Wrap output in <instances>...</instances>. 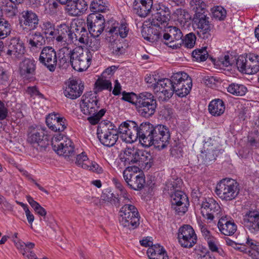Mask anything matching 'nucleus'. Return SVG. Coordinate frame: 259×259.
Returning a JSON list of instances; mask_svg holds the SVG:
<instances>
[{"label": "nucleus", "instance_id": "nucleus-35", "mask_svg": "<svg viewBox=\"0 0 259 259\" xmlns=\"http://www.w3.org/2000/svg\"><path fill=\"white\" fill-rule=\"evenodd\" d=\"M152 4V0H135L134 9L139 16L145 17L150 12Z\"/></svg>", "mask_w": 259, "mask_h": 259}, {"label": "nucleus", "instance_id": "nucleus-37", "mask_svg": "<svg viewBox=\"0 0 259 259\" xmlns=\"http://www.w3.org/2000/svg\"><path fill=\"white\" fill-rule=\"evenodd\" d=\"M151 25L147 30H143L142 34L145 40L149 42H154L161 41L162 42V35L164 32L162 31V29H157L154 28Z\"/></svg>", "mask_w": 259, "mask_h": 259}, {"label": "nucleus", "instance_id": "nucleus-9", "mask_svg": "<svg viewBox=\"0 0 259 259\" xmlns=\"http://www.w3.org/2000/svg\"><path fill=\"white\" fill-rule=\"evenodd\" d=\"M173 91L179 97L188 95L192 87V80L189 75L184 72L175 73L172 75Z\"/></svg>", "mask_w": 259, "mask_h": 259}, {"label": "nucleus", "instance_id": "nucleus-49", "mask_svg": "<svg viewBox=\"0 0 259 259\" xmlns=\"http://www.w3.org/2000/svg\"><path fill=\"white\" fill-rule=\"evenodd\" d=\"M12 25L5 18L0 19V38L4 39L9 35L12 31Z\"/></svg>", "mask_w": 259, "mask_h": 259}, {"label": "nucleus", "instance_id": "nucleus-25", "mask_svg": "<svg viewBox=\"0 0 259 259\" xmlns=\"http://www.w3.org/2000/svg\"><path fill=\"white\" fill-rule=\"evenodd\" d=\"M242 224L252 233L259 231V211L249 210L243 217Z\"/></svg>", "mask_w": 259, "mask_h": 259}, {"label": "nucleus", "instance_id": "nucleus-8", "mask_svg": "<svg viewBox=\"0 0 259 259\" xmlns=\"http://www.w3.org/2000/svg\"><path fill=\"white\" fill-rule=\"evenodd\" d=\"M97 135L100 142L109 147L114 146L118 139L117 128L110 122L100 123L97 127Z\"/></svg>", "mask_w": 259, "mask_h": 259}, {"label": "nucleus", "instance_id": "nucleus-42", "mask_svg": "<svg viewBox=\"0 0 259 259\" xmlns=\"http://www.w3.org/2000/svg\"><path fill=\"white\" fill-rule=\"evenodd\" d=\"M137 164L143 168L149 169L153 163L151 154L146 151L139 150Z\"/></svg>", "mask_w": 259, "mask_h": 259}, {"label": "nucleus", "instance_id": "nucleus-50", "mask_svg": "<svg viewBox=\"0 0 259 259\" xmlns=\"http://www.w3.org/2000/svg\"><path fill=\"white\" fill-rule=\"evenodd\" d=\"M27 200L33 208L35 212L38 215L45 218L47 214V211L37 202L35 201L30 196H27Z\"/></svg>", "mask_w": 259, "mask_h": 259}, {"label": "nucleus", "instance_id": "nucleus-10", "mask_svg": "<svg viewBox=\"0 0 259 259\" xmlns=\"http://www.w3.org/2000/svg\"><path fill=\"white\" fill-rule=\"evenodd\" d=\"M50 136L48 131L44 127H36L30 128L28 135L27 141L33 146L35 145L39 146V150H45L49 145Z\"/></svg>", "mask_w": 259, "mask_h": 259}, {"label": "nucleus", "instance_id": "nucleus-14", "mask_svg": "<svg viewBox=\"0 0 259 259\" xmlns=\"http://www.w3.org/2000/svg\"><path fill=\"white\" fill-rule=\"evenodd\" d=\"M213 142V140L211 138L205 141L201 151L200 156L202 159V163L205 165L211 164L224 151L219 148Z\"/></svg>", "mask_w": 259, "mask_h": 259}, {"label": "nucleus", "instance_id": "nucleus-56", "mask_svg": "<svg viewBox=\"0 0 259 259\" xmlns=\"http://www.w3.org/2000/svg\"><path fill=\"white\" fill-rule=\"evenodd\" d=\"M103 0H93L90 5V10L92 13L104 12L106 10Z\"/></svg>", "mask_w": 259, "mask_h": 259}, {"label": "nucleus", "instance_id": "nucleus-17", "mask_svg": "<svg viewBox=\"0 0 259 259\" xmlns=\"http://www.w3.org/2000/svg\"><path fill=\"white\" fill-rule=\"evenodd\" d=\"M92 57V54L89 51L82 50L81 53L75 52L74 58L71 60V66L77 71L86 70L91 65Z\"/></svg>", "mask_w": 259, "mask_h": 259}, {"label": "nucleus", "instance_id": "nucleus-52", "mask_svg": "<svg viewBox=\"0 0 259 259\" xmlns=\"http://www.w3.org/2000/svg\"><path fill=\"white\" fill-rule=\"evenodd\" d=\"M192 56L198 62H203L205 61L208 57L207 47H204L200 49L194 50L192 52Z\"/></svg>", "mask_w": 259, "mask_h": 259}, {"label": "nucleus", "instance_id": "nucleus-2", "mask_svg": "<svg viewBox=\"0 0 259 259\" xmlns=\"http://www.w3.org/2000/svg\"><path fill=\"white\" fill-rule=\"evenodd\" d=\"M100 106L96 93L90 91L82 96L80 103L81 111L84 115L89 116L88 120L92 125L97 124L106 111L105 109H101L97 112Z\"/></svg>", "mask_w": 259, "mask_h": 259}, {"label": "nucleus", "instance_id": "nucleus-33", "mask_svg": "<svg viewBox=\"0 0 259 259\" xmlns=\"http://www.w3.org/2000/svg\"><path fill=\"white\" fill-rule=\"evenodd\" d=\"M14 243L16 248L23 255L26 256V259H38L35 253L31 251V249L35 246L34 243L30 242L25 243L20 240L17 241H14Z\"/></svg>", "mask_w": 259, "mask_h": 259}, {"label": "nucleus", "instance_id": "nucleus-48", "mask_svg": "<svg viewBox=\"0 0 259 259\" xmlns=\"http://www.w3.org/2000/svg\"><path fill=\"white\" fill-rule=\"evenodd\" d=\"M227 91L233 95L242 96L246 94L247 89L243 84L232 83L227 87Z\"/></svg>", "mask_w": 259, "mask_h": 259}, {"label": "nucleus", "instance_id": "nucleus-11", "mask_svg": "<svg viewBox=\"0 0 259 259\" xmlns=\"http://www.w3.org/2000/svg\"><path fill=\"white\" fill-rule=\"evenodd\" d=\"M138 124L131 120L122 122L119 126L117 132L118 136L120 135V139L126 143H132L138 139Z\"/></svg>", "mask_w": 259, "mask_h": 259}, {"label": "nucleus", "instance_id": "nucleus-58", "mask_svg": "<svg viewBox=\"0 0 259 259\" xmlns=\"http://www.w3.org/2000/svg\"><path fill=\"white\" fill-rule=\"evenodd\" d=\"M190 5L195 14L205 12L206 4L202 0H191Z\"/></svg>", "mask_w": 259, "mask_h": 259}, {"label": "nucleus", "instance_id": "nucleus-36", "mask_svg": "<svg viewBox=\"0 0 259 259\" xmlns=\"http://www.w3.org/2000/svg\"><path fill=\"white\" fill-rule=\"evenodd\" d=\"M74 54H75L74 50L69 47H64L60 49L58 53L59 67H66L69 64H71Z\"/></svg>", "mask_w": 259, "mask_h": 259}, {"label": "nucleus", "instance_id": "nucleus-24", "mask_svg": "<svg viewBox=\"0 0 259 259\" xmlns=\"http://www.w3.org/2000/svg\"><path fill=\"white\" fill-rule=\"evenodd\" d=\"M170 12L167 7L164 6L160 7L149 19L150 24L153 26L159 27L160 29H162L160 25L165 26V24H167L170 19Z\"/></svg>", "mask_w": 259, "mask_h": 259}, {"label": "nucleus", "instance_id": "nucleus-43", "mask_svg": "<svg viewBox=\"0 0 259 259\" xmlns=\"http://www.w3.org/2000/svg\"><path fill=\"white\" fill-rule=\"evenodd\" d=\"M249 56L248 54L245 55L239 56L236 60V66L238 71L244 74H249L251 73L250 70V66H249Z\"/></svg>", "mask_w": 259, "mask_h": 259}, {"label": "nucleus", "instance_id": "nucleus-7", "mask_svg": "<svg viewBox=\"0 0 259 259\" xmlns=\"http://www.w3.org/2000/svg\"><path fill=\"white\" fill-rule=\"evenodd\" d=\"M177 184L173 182L169 184L168 187L170 188L171 208L175 213L183 215L188 210L189 201L187 196L182 191L177 190Z\"/></svg>", "mask_w": 259, "mask_h": 259}, {"label": "nucleus", "instance_id": "nucleus-23", "mask_svg": "<svg viewBox=\"0 0 259 259\" xmlns=\"http://www.w3.org/2000/svg\"><path fill=\"white\" fill-rule=\"evenodd\" d=\"M46 123L50 130L55 132L64 131L67 125L66 119L55 113H50L46 117Z\"/></svg>", "mask_w": 259, "mask_h": 259}, {"label": "nucleus", "instance_id": "nucleus-39", "mask_svg": "<svg viewBox=\"0 0 259 259\" xmlns=\"http://www.w3.org/2000/svg\"><path fill=\"white\" fill-rule=\"evenodd\" d=\"M225 104L220 99H215L210 102L208 106L209 113L213 116H220L225 112Z\"/></svg>", "mask_w": 259, "mask_h": 259}, {"label": "nucleus", "instance_id": "nucleus-47", "mask_svg": "<svg viewBox=\"0 0 259 259\" xmlns=\"http://www.w3.org/2000/svg\"><path fill=\"white\" fill-rule=\"evenodd\" d=\"M41 28L43 31V33L46 36V38H48L47 35L52 38L55 36L56 27L55 24L52 21L45 20L41 23Z\"/></svg>", "mask_w": 259, "mask_h": 259}, {"label": "nucleus", "instance_id": "nucleus-34", "mask_svg": "<svg viewBox=\"0 0 259 259\" xmlns=\"http://www.w3.org/2000/svg\"><path fill=\"white\" fill-rule=\"evenodd\" d=\"M112 182L119 193L116 198L119 199L117 207L119 206L121 203L127 204V203L131 202L132 196L127 192L124 186L121 182L116 178H113Z\"/></svg>", "mask_w": 259, "mask_h": 259}, {"label": "nucleus", "instance_id": "nucleus-54", "mask_svg": "<svg viewBox=\"0 0 259 259\" xmlns=\"http://www.w3.org/2000/svg\"><path fill=\"white\" fill-rule=\"evenodd\" d=\"M96 91L94 92H101L103 90H107L111 91L112 90V83L110 80L107 79H98L95 82Z\"/></svg>", "mask_w": 259, "mask_h": 259}, {"label": "nucleus", "instance_id": "nucleus-64", "mask_svg": "<svg viewBox=\"0 0 259 259\" xmlns=\"http://www.w3.org/2000/svg\"><path fill=\"white\" fill-rule=\"evenodd\" d=\"M170 154L176 158L183 157V149L182 144L180 143H176V145L171 148Z\"/></svg>", "mask_w": 259, "mask_h": 259}, {"label": "nucleus", "instance_id": "nucleus-27", "mask_svg": "<svg viewBox=\"0 0 259 259\" xmlns=\"http://www.w3.org/2000/svg\"><path fill=\"white\" fill-rule=\"evenodd\" d=\"M54 144V151L59 155L64 156L67 160H71L74 157V145L72 141L65 138L62 143Z\"/></svg>", "mask_w": 259, "mask_h": 259}, {"label": "nucleus", "instance_id": "nucleus-30", "mask_svg": "<svg viewBox=\"0 0 259 259\" xmlns=\"http://www.w3.org/2000/svg\"><path fill=\"white\" fill-rule=\"evenodd\" d=\"M218 227L221 233L226 236L233 235L237 229L234 221L227 215L221 218L218 223Z\"/></svg>", "mask_w": 259, "mask_h": 259}, {"label": "nucleus", "instance_id": "nucleus-55", "mask_svg": "<svg viewBox=\"0 0 259 259\" xmlns=\"http://www.w3.org/2000/svg\"><path fill=\"white\" fill-rule=\"evenodd\" d=\"M174 15L175 17H177V20L180 24L189 23L190 16L185 10L177 9L175 11Z\"/></svg>", "mask_w": 259, "mask_h": 259}, {"label": "nucleus", "instance_id": "nucleus-31", "mask_svg": "<svg viewBox=\"0 0 259 259\" xmlns=\"http://www.w3.org/2000/svg\"><path fill=\"white\" fill-rule=\"evenodd\" d=\"M87 9L88 4L84 0H75L67 5L66 10L69 15L77 16L84 13Z\"/></svg>", "mask_w": 259, "mask_h": 259}, {"label": "nucleus", "instance_id": "nucleus-6", "mask_svg": "<svg viewBox=\"0 0 259 259\" xmlns=\"http://www.w3.org/2000/svg\"><path fill=\"white\" fill-rule=\"evenodd\" d=\"M206 12L195 14L193 20L194 27L196 29V34L199 38L208 42L211 39V31L213 25L209 21Z\"/></svg>", "mask_w": 259, "mask_h": 259}, {"label": "nucleus", "instance_id": "nucleus-26", "mask_svg": "<svg viewBox=\"0 0 259 259\" xmlns=\"http://www.w3.org/2000/svg\"><path fill=\"white\" fill-rule=\"evenodd\" d=\"M36 63L33 58H24L19 65V73L24 79L29 80L34 78Z\"/></svg>", "mask_w": 259, "mask_h": 259}, {"label": "nucleus", "instance_id": "nucleus-51", "mask_svg": "<svg viewBox=\"0 0 259 259\" xmlns=\"http://www.w3.org/2000/svg\"><path fill=\"white\" fill-rule=\"evenodd\" d=\"M250 74H254L259 71V56L254 53L248 54Z\"/></svg>", "mask_w": 259, "mask_h": 259}, {"label": "nucleus", "instance_id": "nucleus-29", "mask_svg": "<svg viewBox=\"0 0 259 259\" xmlns=\"http://www.w3.org/2000/svg\"><path fill=\"white\" fill-rule=\"evenodd\" d=\"M84 88V83L81 80L72 79L69 81L63 93L66 97L75 99L81 96Z\"/></svg>", "mask_w": 259, "mask_h": 259}, {"label": "nucleus", "instance_id": "nucleus-16", "mask_svg": "<svg viewBox=\"0 0 259 259\" xmlns=\"http://www.w3.org/2000/svg\"><path fill=\"white\" fill-rule=\"evenodd\" d=\"M128 24L125 22L119 23L113 19H111L106 22V31L109 33V38H125L129 32Z\"/></svg>", "mask_w": 259, "mask_h": 259}, {"label": "nucleus", "instance_id": "nucleus-45", "mask_svg": "<svg viewBox=\"0 0 259 259\" xmlns=\"http://www.w3.org/2000/svg\"><path fill=\"white\" fill-rule=\"evenodd\" d=\"M47 39L42 33L36 31L32 35V37L27 40V42L31 48H40L45 45Z\"/></svg>", "mask_w": 259, "mask_h": 259}, {"label": "nucleus", "instance_id": "nucleus-38", "mask_svg": "<svg viewBox=\"0 0 259 259\" xmlns=\"http://www.w3.org/2000/svg\"><path fill=\"white\" fill-rule=\"evenodd\" d=\"M139 149L137 148H126L124 152L122 157L120 158L124 165L137 163Z\"/></svg>", "mask_w": 259, "mask_h": 259}, {"label": "nucleus", "instance_id": "nucleus-40", "mask_svg": "<svg viewBox=\"0 0 259 259\" xmlns=\"http://www.w3.org/2000/svg\"><path fill=\"white\" fill-rule=\"evenodd\" d=\"M23 24L27 26L30 30L35 29L38 24V18L37 15L32 11H25L22 12Z\"/></svg>", "mask_w": 259, "mask_h": 259}, {"label": "nucleus", "instance_id": "nucleus-21", "mask_svg": "<svg viewBox=\"0 0 259 259\" xmlns=\"http://www.w3.org/2000/svg\"><path fill=\"white\" fill-rule=\"evenodd\" d=\"M26 52L25 47L20 37H12L8 44L6 54L17 59L22 58Z\"/></svg>", "mask_w": 259, "mask_h": 259}, {"label": "nucleus", "instance_id": "nucleus-61", "mask_svg": "<svg viewBox=\"0 0 259 259\" xmlns=\"http://www.w3.org/2000/svg\"><path fill=\"white\" fill-rule=\"evenodd\" d=\"M16 3L12 2L7 3L5 6V12L9 17H13L16 16L18 13V7Z\"/></svg>", "mask_w": 259, "mask_h": 259}, {"label": "nucleus", "instance_id": "nucleus-18", "mask_svg": "<svg viewBox=\"0 0 259 259\" xmlns=\"http://www.w3.org/2000/svg\"><path fill=\"white\" fill-rule=\"evenodd\" d=\"M221 208L218 203L212 198H205L201 204L202 216L211 221L215 217H219Z\"/></svg>", "mask_w": 259, "mask_h": 259}, {"label": "nucleus", "instance_id": "nucleus-3", "mask_svg": "<svg viewBox=\"0 0 259 259\" xmlns=\"http://www.w3.org/2000/svg\"><path fill=\"white\" fill-rule=\"evenodd\" d=\"M138 97L136 106L137 112L143 117H151L155 113L158 105L155 97L148 92L139 94Z\"/></svg>", "mask_w": 259, "mask_h": 259}, {"label": "nucleus", "instance_id": "nucleus-46", "mask_svg": "<svg viewBox=\"0 0 259 259\" xmlns=\"http://www.w3.org/2000/svg\"><path fill=\"white\" fill-rule=\"evenodd\" d=\"M173 81L172 76L170 79L162 78L158 79L155 85L153 86V91L154 92H158L160 90H173Z\"/></svg>", "mask_w": 259, "mask_h": 259}, {"label": "nucleus", "instance_id": "nucleus-28", "mask_svg": "<svg viewBox=\"0 0 259 259\" xmlns=\"http://www.w3.org/2000/svg\"><path fill=\"white\" fill-rule=\"evenodd\" d=\"M75 164L78 166L97 174L103 172L102 168L96 162L90 160L85 152L77 155L76 157Z\"/></svg>", "mask_w": 259, "mask_h": 259}, {"label": "nucleus", "instance_id": "nucleus-62", "mask_svg": "<svg viewBox=\"0 0 259 259\" xmlns=\"http://www.w3.org/2000/svg\"><path fill=\"white\" fill-rule=\"evenodd\" d=\"M212 16L214 18L219 20H223L226 17V11L221 6H217L212 12Z\"/></svg>", "mask_w": 259, "mask_h": 259}, {"label": "nucleus", "instance_id": "nucleus-4", "mask_svg": "<svg viewBox=\"0 0 259 259\" xmlns=\"http://www.w3.org/2000/svg\"><path fill=\"white\" fill-rule=\"evenodd\" d=\"M239 190V184L235 180L225 178L217 184L215 192L222 200L227 201L235 199Z\"/></svg>", "mask_w": 259, "mask_h": 259}, {"label": "nucleus", "instance_id": "nucleus-59", "mask_svg": "<svg viewBox=\"0 0 259 259\" xmlns=\"http://www.w3.org/2000/svg\"><path fill=\"white\" fill-rule=\"evenodd\" d=\"M157 95L160 101H166L168 100L173 95L174 92L173 90H160L158 92H154Z\"/></svg>", "mask_w": 259, "mask_h": 259}, {"label": "nucleus", "instance_id": "nucleus-19", "mask_svg": "<svg viewBox=\"0 0 259 259\" xmlns=\"http://www.w3.org/2000/svg\"><path fill=\"white\" fill-rule=\"evenodd\" d=\"M165 31L162 35V42L170 48H180L179 41L183 36L181 30L176 26H170Z\"/></svg>", "mask_w": 259, "mask_h": 259}, {"label": "nucleus", "instance_id": "nucleus-41", "mask_svg": "<svg viewBox=\"0 0 259 259\" xmlns=\"http://www.w3.org/2000/svg\"><path fill=\"white\" fill-rule=\"evenodd\" d=\"M109 48L111 54L115 56L122 55L126 51L123 43L117 38H110Z\"/></svg>", "mask_w": 259, "mask_h": 259}, {"label": "nucleus", "instance_id": "nucleus-15", "mask_svg": "<svg viewBox=\"0 0 259 259\" xmlns=\"http://www.w3.org/2000/svg\"><path fill=\"white\" fill-rule=\"evenodd\" d=\"M87 24L89 31L94 37L99 36L106 28L104 17L100 13H91L89 15Z\"/></svg>", "mask_w": 259, "mask_h": 259}, {"label": "nucleus", "instance_id": "nucleus-20", "mask_svg": "<svg viewBox=\"0 0 259 259\" xmlns=\"http://www.w3.org/2000/svg\"><path fill=\"white\" fill-rule=\"evenodd\" d=\"M39 60L48 69L53 72L57 64V57L54 49L51 47H44L40 53Z\"/></svg>", "mask_w": 259, "mask_h": 259}, {"label": "nucleus", "instance_id": "nucleus-13", "mask_svg": "<svg viewBox=\"0 0 259 259\" xmlns=\"http://www.w3.org/2000/svg\"><path fill=\"white\" fill-rule=\"evenodd\" d=\"M179 243L184 248H191L197 241V237L194 230L189 225H184L178 230Z\"/></svg>", "mask_w": 259, "mask_h": 259}, {"label": "nucleus", "instance_id": "nucleus-53", "mask_svg": "<svg viewBox=\"0 0 259 259\" xmlns=\"http://www.w3.org/2000/svg\"><path fill=\"white\" fill-rule=\"evenodd\" d=\"M196 40V36L193 32L186 34L184 38H181L179 43L181 46L183 45L185 48L191 49L194 47Z\"/></svg>", "mask_w": 259, "mask_h": 259}, {"label": "nucleus", "instance_id": "nucleus-57", "mask_svg": "<svg viewBox=\"0 0 259 259\" xmlns=\"http://www.w3.org/2000/svg\"><path fill=\"white\" fill-rule=\"evenodd\" d=\"M84 26L82 24H72L71 33H72L73 43L78 42V37H80L82 30H84Z\"/></svg>", "mask_w": 259, "mask_h": 259}, {"label": "nucleus", "instance_id": "nucleus-44", "mask_svg": "<svg viewBox=\"0 0 259 259\" xmlns=\"http://www.w3.org/2000/svg\"><path fill=\"white\" fill-rule=\"evenodd\" d=\"M118 201L119 199L116 198V196L112 192L111 189L110 188H107L104 189L102 192L100 203L108 202L117 206Z\"/></svg>", "mask_w": 259, "mask_h": 259}, {"label": "nucleus", "instance_id": "nucleus-22", "mask_svg": "<svg viewBox=\"0 0 259 259\" xmlns=\"http://www.w3.org/2000/svg\"><path fill=\"white\" fill-rule=\"evenodd\" d=\"M71 30L72 26H69L65 23L58 25L56 27L55 36L53 38L64 45L71 44L73 39Z\"/></svg>", "mask_w": 259, "mask_h": 259}, {"label": "nucleus", "instance_id": "nucleus-32", "mask_svg": "<svg viewBox=\"0 0 259 259\" xmlns=\"http://www.w3.org/2000/svg\"><path fill=\"white\" fill-rule=\"evenodd\" d=\"M14 243L16 248L23 255L26 256V259H38L35 253L31 251V249L35 246L34 243L30 242L25 243L20 240L17 241H14Z\"/></svg>", "mask_w": 259, "mask_h": 259}, {"label": "nucleus", "instance_id": "nucleus-12", "mask_svg": "<svg viewBox=\"0 0 259 259\" xmlns=\"http://www.w3.org/2000/svg\"><path fill=\"white\" fill-rule=\"evenodd\" d=\"M123 179L127 186L135 191H140L145 185V178L142 173L137 174L133 171L132 168L127 167L122 172Z\"/></svg>", "mask_w": 259, "mask_h": 259}, {"label": "nucleus", "instance_id": "nucleus-5", "mask_svg": "<svg viewBox=\"0 0 259 259\" xmlns=\"http://www.w3.org/2000/svg\"><path fill=\"white\" fill-rule=\"evenodd\" d=\"M119 223L124 228L134 230L140 224V215L137 208L132 204H124L119 210Z\"/></svg>", "mask_w": 259, "mask_h": 259}, {"label": "nucleus", "instance_id": "nucleus-1", "mask_svg": "<svg viewBox=\"0 0 259 259\" xmlns=\"http://www.w3.org/2000/svg\"><path fill=\"white\" fill-rule=\"evenodd\" d=\"M137 137L143 146L154 145L161 149L166 147L170 140V132L166 126L154 125L149 122H143L138 126Z\"/></svg>", "mask_w": 259, "mask_h": 259}, {"label": "nucleus", "instance_id": "nucleus-60", "mask_svg": "<svg viewBox=\"0 0 259 259\" xmlns=\"http://www.w3.org/2000/svg\"><path fill=\"white\" fill-rule=\"evenodd\" d=\"M139 94L134 93H126L125 91L122 92L121 100L128 102L136 106L137 102L139 100Z\"/></svg>", "mask_w": 259, "mask_h": 259}, {"label": "nucleus", "instance_id": "nucleus-63", "mask_svg": "<svg viewBox=\"0 0 259 259\" xmlns=\"http://www.w3.org/2000/svg\"><path fill=\"white\" fill-rule=\"evenodd\" d=\"M227 244L229 246H232L235 249L238 250L242 252H247V248H246V245L243 244L237 243L235 241L228 239L226 240Z\"/></svg>", "mask_w": 259, "mask_h": 259}]
</instances>
